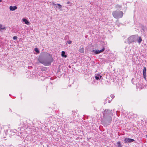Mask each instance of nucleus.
Here are the masks:
<instances>
[{
    "instance_id": "nucleus-1",
    "label": "nucleus",
    "mask_w": 147,
    "mask_h": 147,
    "mask_svg": "<svg viewBox=\"0 0 147 147\" xmlns=\"http://www.w3.org/2000/svg\"><path fill=\"white\" fill-rule=\"evenodd\" d=\"M38 61L40 63L45 66H49L51 65L53 59L52 55L49 53H43L38 57Z\"/></svg>"
},
{
    "instance_id": "nucleus-2",
    "label": "nucleus",
    "mask_w": 147,
    "mask_h": 147,
    "mask_svg": "<svg viewBox=\"0 0 147 147\" xmlns=\"http://www.w3.org/2000/svg\"><path fill=\"white\" fill-rule=\"evenodd\" d=\"M103 121L106 124H110L112 121V116H113L112 110L105 109L103 113Z\"/></svg>"
},
{
    "instance_id": "nucleus-3",
    "label": "nucleus",
    "mask_w": 147,
    "mask_h": 147,
    "mask_svg": "<svg viewBox=\"0 0 147 147\" xmlns=\"http://www.w3.org/2000/svg\"><path fill=\"white\" fill-rule=\"evenodd\" d=\"M112 15L114 18L119 19L122 17L123 14V12L121 11L116 10L113 12Z\"/></svg>"
},
{
    "instance_id": "nucleus-4",
    "label": "nucleus",
    "mask_w": 147,
    "mask_h": 147,
    "mask_svg": "<svg viewBox=\"0 0 147 147\" xmlns=\"http://www.w3.org/2000/svg\"><path fill=\"white\" fill-rule=\"evenodd\" d=\"M138 37L137 36L134 35L131 36L128 38V42L129 43L132 42H136V39Z\"/></svg>"
},
{
    "instance_id": "nucleus-5",
    "label": "nucleus",
    "mask_w": 147,
    "mask_h": 147,
    "mask_svg": "<svg viewBox=\"0 0 147 147\" xmlns=\"http://www.w3.org/2000/svg\"><path fill=\"white\" fill-rule=\"evenodd\" d=\"M135 141L134 140L129 138H125L124 142L125 143H129Z\"/></svg>"
},
{
    "instance_id": "nucleus-6",
    "label": "nucleus",
    "mask_w": 147,
    "mask_h": 147,
    "mask_svg": "<svg viewBox=\"0 0 147 147\" xmlns=\"http://www.w3.org/2000/svg\"><path fill=\"white\" fill-rule=\"evenodd\" d=\"M139 80V79L136 78V77L134 78H133L131 80V82L134 84L137 85Z\"/></svg>"
},
{
    "instance_id": "nucleus-7",
    "label": "nucleus",
    "mask_w": 147,
    "mask_h": 147,
    "mask_svg": "<svg viewBox=\"0 0 147 147\" xmlns=\"http://www.w3.org/2000/svg\"><path fill=\"white\" fill-rule=\"evenodd\" d=\"M102 77V76L101 74H96L95 76V79L97 80H100Z\"/></svg>"
},
{
    "instance_id": "nucleus-8",
    "label": "nucleus",
    "mask_w": 147,
    "mask_h": 147,
    "mask_svg": "<svg viewBox=\"0 0 147 147\" xmlns=\"http://www.w3.org/2000/svg\"><path fill=\"white\" fill-rule=\"evenodd\" d=\"M9 8L10 11H14L17 9V7L16 6H11L9 7Z\"/></svg>"
},
{
    "instance_id": "nucleus-9",
    "label": "nucleus",
    "mask_w": 147,
    "mask_h": 147,
    "mask_svg": "<svg viewBox=\"0 0 147 147\" xmlns=\"http://www.w3.org/2000/svg\"><path fill=\"white\" fill-rule=\"evenodd\" d=\"M146 67H144L143 69V75L144 78L145 79H146Z\"/></svg>"
},
{
    "instance_id": "nucleus-10",
    "label": "nucleus",
    "mask_w": 147,
    "mask_h": 147,
    "mask_svg": "<svg viewBox=\"0 0 147 147\" xmlns=\"http://www.w3.org/2000/svg\"><path fill=\"white\" fill-rule=\"evenodd\" d=\"M22 21L24 22L27 25H29L30 24V22L28 21L27 20L24 18H23L22 19Z\"/></svg>"
},
{
    "instance_id": "nucleus-11",
    "label": "nucleus",
    "mask_w": 147,
    "mask_h": 147,
    "mask_svg": "<svg viewBox=\"0 0 147 147\" xmlns=\"http://www.w3.org/2000/svg\"><path fill=\"white\" fill-rule=\"evenodd\" d=\"M6 28L5 27H3V26L2 24H0V30H6Z\"/></svg>"
},
{
    "instance_id": "nucleus-12",
    "label": "nucleus",
    "mask_w": 147,
    "mask_h": 147,
    "mask_svg": "<svg viewBox=\"0 0 147 147\" xmlns=\"http://www.w3.org/2000/svg\"><path fill=\"white\" fill-rule=\"evenodd\" d=\"M61 56L63 57H65V58L67 56V55H65V52L63 51H62Z\"/></svg>"
},
{
    "instance_id": "nucleus-13",
    "label": "nucleus",
    "mask_w": 147,
    "mask_h": 147,
    "mask_svg": "<svg viewBox=\"0 0 147 147\" xmlns=\"http://www.w3.org/2000/svg\"><path fill=\"white\" fill-rule=\"evenodd\" d=\"M93 52H94V53L96 54H97L100 53L99 51V50H93Z\"/></svg>"
},
{
    "instance_id": "nucleus-14",
    "label": "nucleus",
    "mask_w": 147,
    "mask_h": 147,
    "mask_svg": "<svg viewBox=\"0 0 147 147\" xmlns=\"http://www.w3.org/2000/svg\"><path fill=\"white\" fill-rule=\"evenodd\" d=\"M115 7L117 8L121 9L122 7L121 6L118 4H117L115 5Z\"/></svg>"
},
{
    "instance_id": "nucleus-15",
    "label": "nucleus",
    "mask_w": 147,
    "mask_h": 147,
    "mask_svg": "<svg viewBox=\"0 0 147 147\" xmlns=\"http://www.w3.org/2000/svg\"><path fill=\"white\" fill-rule=\"evenodd\" d=\"M79 52L81 53H83L84 52V48H82L80 49L79 50Z\"/></svg>"
},
{
    "instance_id": "nucleus-16",
    "label": "nucleus",
    "mask_w": 147,
    "mask_h": 147,
    "mask_svg": "<svg viewBox=\"0 0 147 147\" xmlns=\"http://www.w3.org/2000/svg\"><path fill=\"white\" fill-rule=\"evenodd\" d=\"M117 147H122V145L119 142H118L117 143Z\"/></svg>"
},
{
    "instance_id": "nucleus-17",
    "label": "nucleus",
    "mask_w": 147,
    "mask_h": 147,
    "mask_svg": "<svg viewBox=\"0 0 147 147\" xmlns=\"http://www.w3.org/2000/svg\"><path fill=\"white\" fill-rule=\"evenodd\" d=\"M142 41V39L140 37L138 40V43L140 44V43H141Z\"/></svg>"
},
{
    "instance_id": "nucleus-18",
    "label": "nucleus",
    "mask_w": 147,
    "mask_h": 147,
    "mask_svg": "<svg viewBox=\"0 0 147 147\" xmlns=\"http://www.w3.org/2000/svg\"><path fill=\"white\" fill-rule=\"evenodd\" d=\"M57 5L58 6V7H57V6H56V7H58V9H60L62 7V6L60 4H57Z\"/></svg>"
},
{
    "instance_id": "nucleus-19",
    "label": "nucleus",
    "mask_w": 147,
    "mask_h": 147,
    "mask_svg": "<svg viewBox=\"0 0 147 147\" xmlns=\"http://www.w3.org/2000/svg\"><path fill=\"white\" fill-rule=\"evenodd\" d=\"M105 49V47H103L102 49L100 50H99V53H100L102 52L103 51H104Z\"/></svg>"
},
{
    "instance_id": "nucleus-20",
    "label": "nucleus",
    "mask_w": 147,
    "mask_h": 147,
    "mask_svg": "<svg viewBox=\"0 0 147 147\" xmlns=\"http://www.w3.org/2000/svg\"><path fill=\"white\" fill-rule=\"evenodd\" d=\"M34 51L35 52H36L37 53H39V51L38 50L37 48H35L34 49Z\"/></svg>"
},
{
    "instance_id": "nucleus-21",
    "label": "nucleus",
    "mask_w": 147,
    "mask_h": 147,
    "mask_svg": "<svg viewBox=\"0 0 147 147\" xmlns=\"http://www.w3.org/2000/svg\"><path fill=\"white\" fill-rule=\"evenodd\" d=\"M109 97H107V100H106V101H107L108 100V102L109 103H110V102H111V100H111H109Z\"/></svg>"
},
{
    "instance_id": "nucleus-22",
    "label": "nucleus",
    "mask_w": 147,
    "mask_h": 147,
    "mask_svg": "<svg viewBox=\"0 0 147 147\" xmlns=\"http://www.w3.org/2000/svg\"><path fill=\"white\" fill-rule=\"evenodd\" d=\"M17 38V36H14L13 37V40H16Z\"/></svg>"
},
{
    "instance_id": "nucleus-23",
    "label": "nucleus",
    "mask_w": 147,
    "mask_h": 147,
    "mask_svg": "<svg viewBox=\"0 0 147 147\" xmlns=\"http://www.w3.org/2000/svg\"><path fill=\"white\" fill-rule=\"evenodd\" d=\"M111 97L112 99H113L115 97V96L113 95H111L110 96Z\"/></svg>"
},
{
    "instance_id": "nucleus-24",
    "label": "nucleus",
    "mask_w": 147,
    "mask_h": 147,
    "mask_svg": "<svg viewBox=\"0 0 147 147\" xmlns=\"http://www.w3.org/2000/svg\"><path fill=\"white\" fill-rule=\"evenodd\" d=\"M67 42L68 43V44H71V41L70 40H69V41H68Z\"/></svg>"
},
{
    "instance_id": "nucleus-25",
    "label": "nucleus",
    "mask_w": 147,
    "mask_h": 147,
    "mask_svg": "<svg viewBox=\"0 0 147 147\" xmlns=\"http://www.w3.org/2000/svg\"><path fill=\"white\" fill-rule=\"evenodd\" d=\"M53 4L54 5V6H55V5H57V4H55L54 3H53Z\"/></svg>"
},
{
    "instance_id": "nucleus-26",
    "label": "nucleus",
    "mask_w": 147,
    "mask_h": 147,
    "mask_svg": "<svg viewBox=\"0 0 147 147\" xmlns=\"http://www.w3.org/2000/svg\"><path fill=\"white\" fill-rule=\"evenodd\" d=\"M67 3V4H69L70 3V2H68Z\"/></svg>"
},
{
    "instance_id": "nucleus-27",
    "label": "nucleus",
    "mask_w": 147,
    "mask_h": 147,
    "mask_svg": "<svg viewBox=\"0 0 147 147\" xmlns=\"http://www.w3.org/2000/svg\"><path fill=\"white\" fill-rule=\"evenodd\" d=\"M2 1V0H0V2H1Z\"/></svg>"
},
{
    "instance_id": "nucleus-28",
    "label": "nucleus",
    "mask_w": 147,
    "mask_h": 147,
    "mask_svg": "<svg viewBox=\"0 0 147 147\" xmlns=\"http://www.w3.org/2000/svg\"><path fill=\"white\" fill-rule=\"evenodd\" d=\"M146 137L147 138V135H146Z\"/></svg>"
}]
</instances>
